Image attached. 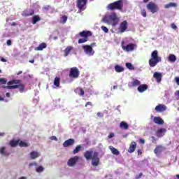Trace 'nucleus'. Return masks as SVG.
<instances>
[{"instance_id": "obj_48", "label": "nucleus", "mask_w": 179, "mask_h": 179, "mask_svg": "<svg viewBox=\"0 0 179 179\" xmlns=\"http://www.w3.org/2000/svg\"><path fill=\"white\" fill-rule=\"evenodd\" d=\"M51 141H58V138L55 136H52L50 137Z\"/></svg>"}, {"instance_id": "obj_17", "label": "nucleus", "mask_w": 179, "mask_h": 179, "mask_svg": "<svg viewBox=\"0 0 179 179\" xmlns=\"http://www.w3.org/2000/svg\"><path fill=\"white\" fill-rule=\"evenodd\" d=\"M153 78L156 79V82L157 83H160V82H162V78H163V75L162 74V73L155 72L153 74Z\"/></svg>"}, {"instance_id": "obj_2", "label": "nucleus", "mask_w": 179, "mask_h": 179, "mask_svg": "<svg viewBox=\"0 0 179 179\" xmlns=\"http://www.w3.org/2000/svg\"><path fill=\"white\" fill-rule=\"evenodd\" d=\"M159 62H162V57H159V52L157 50H154L151 53V58L148 64L151 68H155Z\"/></svg>"}, {"instance_id": "obj_42", "label": "nucleus", "mask_w": 179, "mask_h": 179, "mask_svg": "<svg viewBox=\"0 0 179 179\" xmlns=\"http://www.w3.org/2000/svg\"><path fill=\"white\" fill-rule=\"evenodd\" d=\"M36 171L37 173H43V171H44V167L43 166H38L36 169Z\"/></svg>"}, {"instance_id": "obj_51", "label": "nucleus", "mask_w": 179, "mask_h": 179, "mask_svg": "<svg viewBox=\"0 0 179 179\" xmlns=\"http://www.w3.org/2000/svg\"><path fill=\"white\" fill-rule=\"evenodd\" d=\"M175 82L177 83V85L179 86V77L175 78Z\"/></svg>"}, {"instance_id": "obj_52", "label": "nucleus", "mask_w": 179, "mask_h": 179, "mask_svg": "<svg viewBox=\"0 0 179 179\" xmlns=\"http://www.w3.org/2000/svg\"><path fill=\"white\" fill-rule=\"evenodd\" d=\"M175 96H176L177 98H178V100H179V90H177V91L175 92Z\"/></svg>"}, {"instance_id": "obj_13", "label": "nucleus", "mask_w": 179, "mask_h": 179, "mask_svg": "<svg viewBox=\"0 0 179 179\" xmlns=\"http://www.w3.org/2000/svg\"><path fill=\"white\" fill-rule=\"evenodd\" d=\"M78 160H79V157L75 156L69 159L67 164L69 167H73L78 163Z\"/></svg>"}, {"instance_id": "obj_62", "label": "nucleus", "mask_w": 179, "mask_h": 179, "mask_svg": "<svg viewBox=\"0 0 179 179\" xmlns=\"http://www.w3.org/2000/svg\"><path fill=\"white\" fill-rule=\"evenodd\" d=\"M22 73H23V71H20L17 73V75H22Z\"/></svg>"}, {"instance_id": "obj_4", "label": "nucleus", "mask_w": 179, "mask_h": 179, "mask_svg": "<svg viewBox=\"0 0 179 179\" xmlns=\"http://www.w3.org/2000/svg\"><path fill=\"white\" fill-rule=\"evenodd\" d=\"M124 8V1L118 0L108 5V10H122Z\"/></svg>"}, {"instance_id": "obj_21", "label": "nucleus", "mask_w": 179, "mask_h": 179, "mask_svg": "<svg viewBox=\"0 0 179 179\" xmlns=\"http://www.w3.org/2000/svg\"><path fill=\"white\" fill-rule=\"evenodd\" d=\"M153 121L155 124H157L158 125H163L164 124V120L160 117H154Z\"/></svg>"}, {"instance_id": "obj_59", "label": "nucleus", "mask_w": 179, "mask_h": 179, "mask_svg": "<svg viewBox=\"0 0 179 179\" xmlns=\"http://www.w3.org/2000/svg\"><path fill=\"white\" fill-rule=\"evenodd\" d=\"M142 176H143V173H139V175L137 177V178H141L142 177Z\"/></svg>"}, {"instance_id": "obj_25", "label": "nucleus", "mask_w": 179, "mask_h": 179, "mask_svg": "<svg viewBox=\"0 0 179 179\" xmlns=\"http://www.w3.org/2000/svg\"><path fill=\"white\" fill-rule=\"evenodd\" d=\"M44 48H47V43H42L35 48L36 51H43Z\"/></svg>"}, {"instance_id": "obj_33", "label": "nucleus", "mask_w": 179, "mask_h": 179, "mask_svg": "<svg viewBox=\"0 0 179 179\" xmlns=\"http://www.w3.org/2000/svg\"><path fill=\"white\" fill-rule=\"evenodd\" d=\"M109 149L112 152L113 155H115L116 156H118V155H120V151H118V150H117L115 148L110 145Z\"/></svg>"}, {"instance_id": "obj_1", "label": "nucleus", "mask_w": 179, "mask_h": 179, "mask_svg": "<svg viewBox=\"0 0 179 179\" xmlns=\"http://www.w3.org/2000/svg\"><path fill=\"white\" fill-rule=\"evenodd\" d=\"M8 85H2L3 89H19L20 93L24 92V85L22 84V80H12L7 83Z\"/></svg>"}, {"instance_id": "obj_31", "label": "nucleus", "mask_w": 179, "mask_h": 179, "mask_svg": "<svg viewBox=\"0 0 179 179\" xmlns=\"http://www.w3.org/2000/svg\"><path fill=\"white\" fill-rule=\"evenodd\" d=\"M168 61L169 62H176L177 61V57H176V55L170 54L168 57Z\"/></svg>"}, {"instance_id": "obj_36", "label": "nucleus", "mask_w": 179, "mask_h": 179, "mask_svg": "<svg viewBox=\"0 0 179 179\" xmlns=\"http://www.w3.org/2000/svg\"><path fill=\"white\" fill-rule=\"evenodd\" d=\"M60 80L61 78L59 77H56L54 80V85L56 86V87H59L60 85Z\"/></svg>"}, {"instance_id": "obj_45", "label": "nucleus", "mask_w": 179, "mask_h": 179, "mask_svg": "<svg viewBox=\"0 0 179 179\" xmlns=\"http://www.w3.org/2000/svg\"><path fill=\"white\" fill-rule=\"evenodd\" d=\"M101 30H103V31H104L105 33H108V28L104 26H102L101 27Z\"/></svg>"}, {"instance_id": "obj_64", "label": "nucleus", "mask_w": 179, "mask_h": 179, "mask_svg": "<svg viewBox=\"0 0 179 179\" xmlns=\"http://www.w3.org/2000/svg\"><path fill=\"white\" fill-rule=\"evenodd\" d=\"M19 179H27V178L24 176H22V177L20 178Z\"/></svg>"}, {"instance_id": "obj_6", "label": "nucleus", "mask_w": 179, "mask_h": 179, "mask_svg": "<svg viewBox=\"0 0 179 179\" xmlns=\"http://www.w3.org/2000/svg\"><path fill=\"white\" fill-rule=\"evenodd\" d=\"M80 37H83V38H80L78 40V44H82L83 43H86L89 40V37H92V34L90 31H83L79 33Z\"/></svg>"}, {"instance_id": "obj_53", "label": "nucleus", "mask_w": 179, "mask_h": 179, "mask_svg": "<svg viewBox=\"0 0 179 179\" xmlns=\"http://www.w3.org/2000/svg\"><path fill=\"white\" fill-rule=\"evenodd\" d=\"M139 142H140V143H142V145H145V139L140 138Z\"/></svg>"}, {"instance_id": "obj_58", "label": "nucleus", "mask_w": 179, "mask_h": 179, "mask_svg": "<svg viewBox=\"0 0 179 179\" xmlns=\"http://www.w3.org/2000/svg\"><path fill=\"white\" fill-rule=\"evenodd\" d=\"M138 155H142V150H138Z\"/></svg>"}, {"instance_id": "obj_10", "label": "nucleus", "mask_w": 179, "mask_h": 179, "mask_svg": "<svg viewBox=\"0 0 179 179\" xmlns=\"http://www.w3.org/2000/svg\"><path fill=\"white\" fill-rule=\"evenodd\" d=\"M93 45H94V43H92L91 45H85L83 46L85 52L88 55H93V54H94V52L93 51Z\"/></svg>"}, {"instance_id": "obj_22", "label": "nucleus", "mask_w": 179, "mask_h": 179, "mask_svg": "<svg viewBox=\"0 0 179 179\" xmlns=\"http://www.w3.org/2000/svg\"><path fill=\"white\" fill-rule=\"evenodd\" d=\"M166 129H159L157 131V136L158 138H162V136H164V134H166Z\"/></svg>"}, {"instance_id": "obj_61", "label": "nucleus", "mask_w": 179, "mask_h": 179, "mask_svg": "<svg viewBox=\"0 0 179 179\" xmlns=\"http://www.w3.org/2000/svg\"><path fill=\"white\" fill-rule=\"evenodd\" d=\"M6 97H10V93L7 92V93L6 94Z\"/></svg>"}, {"instance_id": "obj_39", "label": "nucleus", "mask_w": 179, "mask_h": 179, "mask_svg": "<svg viewBox=\"0 0 179 179\" xmlns=\"http://www.w3.org/2000/svg\"><path fill=\"white\" fill-rule=\"evenodd\" d=\"M18 145L19 146H20V148H27V146H29V145H27V143L24 141H21L20 140Z\"/></svg>"}, {"instance_id": "obj_38", "label": "nucleus", "mask_w": 179, "mask_h": 179, "mask_svg": "<svg viewBox=\"0 0 179 179\" xmlns=\"http://www.w3.org/2000/svg\"><path fill=\"white\" fill-rule=\"evenodd\" d=\"M80 149H82V145H77L73 151V155H76V153H79V151L80 150Z\"/></svg>"}, {"instance_id": "obj_63", "label": "nucleus", "mask_w": 179, "mask_h": 179, "mask_svg": "<svg viewBox=\"0 0 179 179\" xmlns=\"http://www.w3.org/2000/svg\"><path fill=\"white\" fill-rule=\"evenodd\" d=\"M115 89H118V86L117 85L113 86V90H115Z\"/></svg>"}, {"instance_id": "obj_12", "label": "nucleus", "mask_w": 179, "mask_h": 179, "mask_svg": "<svg viewBox=\"0 0 179 179\" xmlns=\"http://www.w3.org/2000/svg\"><path fill=\"white\" fill-rule=\"evenodd\" d=\"M87 4V0H77V8L79 10H83Z\"/></svg>"}, {"instance_id": "obj_14", "label": "nucleus", "mask_w": 179, "mask_h": 179, "mask_svg": "<svg viewBox=\"0 0 179 179\" xmlns=\"http://www.w3.org/2000/svg\"><path fill=\"white\" fill-rule=\"evenodd\" d=\"M33 15H34V10L33 9H26L22 13V16H23L24 17L33 16Z\"/></svg>"}, {"instance_id": "obj_9", "label": "nucleus", "mask_w": 179, "mask_h": 179, "mask_svg": "<svg viewBox=\"0 0 179 179\" xmlns=\"http://www.w3.org/2000/svg\"><path fill=\"white\" fill-rule=\"evenodd\" d=\"M92 160V166L94 167H97L100 164V158L99 157L98 152H94Z\"/></svg>"}, {"instance_id": "obj_8", "label": "nucleus", "mask_w": 179, "mask_h": 179, "mask_svg": "<svg viewBox=\"0 0 179 179\" xmlns=\"http://www.w3.org/2000/svg\"><path fill=\"white\" fill-rule=\"evenodd\" d=\"M79 69L78 67H72L70 69V73H69V77L73 78V79H78L79 78Z\"/></svg>"}, {"instance_id": "obj_28", "label": "nucleus", "mask_w": 179, "mask_h": 179, "mask_svg": "<svg viewBox=\"0 0 179 179\" xmlns=\"http://www.w3.org/2000/svg\"><path fill=\"white\" fill-rule=\"evenodd\" d=\"M19 142H20V140H11L9 142V145L11 148H16L19 145Z\"/></svg>"}, {"instance_id": "obj_60", "label": "nucleus", "mask_w": 179, "mask_h": 179, "mask_svg": "<svg viewBox=\"0 0 179 179\" xmlns=\"http://www.w3.org/2000/svg\"><path fill=\"white\" fill-rule=\"evenodd\" d=\"M44 9H45L46 10H48V9H50V6H45Z\"/></svg>"}, {"instance_id": "obj_32", "label": "nucleus", "mask_w": 179, "mask_h": 179, "mask_svg": "<svg viewBox=\"0 0 179 179\" xmlns=\"http://www.w3.org/2000/svg\"><path fill=\"white\" fill-rule=\"evenodd\" d=\"M76 93H78L79 96H81L82 97L85 96V90H83V88L81 87L76 88Z\"/></svg>"}, {"instance_id": "obj_56", "label": "nucleus", "mask_w": 179, "mask_h": 179, "mask_svg": "<svg viewBox=\"0 0 179 179\" xmlns=\"http://www.w3.org/2000/svg\"><path fill=\"white\" fill-rule=\"evenodd\" d=\"M7 45H12V41L8 40L7 41Z\"/></svg>"}, {"instance_id": "obj_19", "label": "nucleus", "mask_w": 179, "mask_h": 179, "mask_svg": "<svg viewBox=\"0 0 179 179\" xmlns=\"http://www.w3.org/2000/svg\"><path fill=\"white\" fill-rule=\"evenodd\" d=\"M93 150L86 151L84 153V157H85L86 160H91L93 158Z\"/></svg>"}, {"instance_id": "obj_37", "label": "nucleus", "mask_w": 179, "mask_h": 179, "mask_svg": "<svg viewBox=\"0 0 179 179\" xmlns=\"http://www.w3.org/2000/svg\"><path fill=\"white\" fill-rule=\"evenodd\" d=\"M177 6V3H169L168 4H166L164 6V8H166V9H169V8H176Z\"/></svg>"}, {"instance_id": "obj_27", "label": "nucleus", "mask_w": 179, "mask_h": 179, "mask_svg": "<svg viewBox=\"0 0 179 179\" xmlns=\"http://www.w3.org/2000/svg\"><path fill=\"white\" fill-rule=\"evenodd\" d=\"M120 128H121V129L127 130V129H128L129 128V125L126 122L122 121L120 124Z\"/></svg>"}, {"instance_id": "obj_11", "label": "nucleus", "mask_w": 179, "mask_h": 179, "mask_svg": "<svg viewBox=\"0 0 179 179\" xmlns=\"http://www.w3.org/2000/svg\"><path fill=\"white\" fill-rule=\"evenodd\" d=\"M127 29H128V22L127 20H124L120 24L119 31L120 33H125V31H127Z\"/></svg>"}, {"instance_id": "obj_18", "label": "nucleus", "mask_w": 179, "mask_h": 179, "mask_svg": "<svg viewBox=\"0 0 179 179\" xmlns=\"http://www.w3.org/2000/svg\"><path fill=\"white\" fill-rule=\"evenodd\" d=\"M75 143V139L73 138H69V140H66L64 142L63 146L64 148H68L69 146H72Z\"/></svg>"}, {"instance_id": "obj_40", "label": "nucleus", "mask_w": 179, "mask_h": 179, "mask_svg": "<svg viewBox=\"0 0 179 179\" xmlns=\"http://www.w3.org/2000/svg\"><path fill=\"white\" fill-rule=\"evenodd\" d=\"M126 66L128 69H130V71H134V69H135V67H134L131 63H126Z\"/></svg>"}, {"instance_id": "obj_47", "label": "nucleus", "mask_w": 179, "mask_h": 179, "mask_svg": "<svg viewBox=\"0 0 179 179\" xmlns=\"http://www.w3.org/2000/svg\"><path fill=\"white\" fill-rule=\"evenodd\" d=\"M108 139H111V138H114V133H110L108 136Z\"/></svg>"}, {"instance_id": "obj_44", "label": "nucleus", "mask_w": 179, "mask_h": 179, "mask_svg": "<svg viewBox=\"0 0 179 179\" xmlns=\"http://www.w3.org/2000/svg\"><path fill=\"white\" fill-rule=\"evenodd\" d=\"M6 80L5 78H0V85H6Z\"/></svg>"}, {"instance_id": "obj_46", "label": "nucleus", "mask_w": 179, "mask_h": 179, "mask_svg": "<svg viewBox=\"0 0 179 179\" xmlns=\"http://www.w3.org/2000/svg\"><path fill=\"white\" fill-rule=\"evenodd\" d=\"M96 115H97V117H99L100 118H103V117H104V114H103V113H101V112H98Z\"/></svg>"}, {"instance_id": "obj_50", "label": "nucleus", "mask_w": 179, "mask_h": 179, "mask_svg": "<svg viewBox=\"0 0 179 179\" xmlns=\"http://www.w3.org/2000/svg\"><path fill=\"white\" fill-rule=\"evenodd\" d=\"M151 139H152V143H156L157 139H156V138L155 136H152Z\"/></svg>"}, {"instance_id": "obj_35", "label": "nucleus", "mask_w": 179, "mask_h": 179, "mask_svg": "<svg viewBox=\"0 0 179 179\" xmlns=\"http://www.w3.org/2000/svg\"><path fill=\"white\" fill-rule=\"evenodd\" d=\"M115 72H117L118 73H120L121 72H124V67H122L120 65H116L115 66Z\"/></svg>"}, {"instance_id": "obj_29", "label": "nucleus", "mask_w": 179, "mask_h": 179, "mask_svg": "<svg viewBox=\"0 0 179 179\" xmlns=\"http://www.w3.org/2000/svg\"><path fill=\"white\" fill-rule=\"evenodd\" d=\"M138 90L140 93H143L145 90H148V85H141L138 87Z\"/></svg>"}, {"instance_id": "obj_23", "label": "nucleus", "mask_w": 179, "mask_h": 179, "mask_svg": "<svg viewBox=\"0 0 179 179\" xmlns=\"http://www.w3.org/2000/svg\"><path fill=\"white\" fill-rule=\"evenodd\" d=\"M135 149H136V143L132 142L128 150L129 153H134V152H135Z\"/></svg>"}, {"instance_id": "obj_41", "label": "nucleus", "mask_w": 179, "mask_h": 179, "mask_svg": "<svg viewBox=\"0 0 179 179\" xmlns=\"http://www.w3.org/2000/svg\"><path fill=\"white\" fill-rule=\"evenodd\" d=\"M61 20H62V23L65 24L66 23V20H68V16L66 15H63L61 17Z\"/></svg>"}, {"instance_id": "obj_49", "label": "nucleus", "mask_w": 179, "mask_h": 179, "mask_svg": "<svg viewBox=\"0 0 179 179\" xmlns=\"http://www.w3.org/2000/svg\"><path fill=\"white\" fill-rule=\"evenodd\" d=\"M171 27L172 29H173L174 30H176V29H177V26H176V24H174V23L171 24Z\"/></svg>"}, {"instance_id": "obj_7", "label": "nucleus", "mask_w": 179, "mask_h": 179, "mask_svg": "<svg viewBox=\"0 0 179 179\" xmlns=\"http://www.w3.org/2000/svg\"><path fill=\"white\" fill-rule=\"evenodd\" d=\"M146 8L148 10L151 12V13H157L159 12V6L156 4L155 3L150 1L146 5Z\"/></svg>"}, {"instance_id": "obj_30", "label": "nucleus", "mask_w": 179, "mask_h": 179, "mask_svg": "<svg viewBox=\"0 0 179 179\" xmlns=\"http://www.w3.org/2000/svg\"><path fill=\"white\" fill-rule=\"evenodd\" d=\"M40 157V154L38 152L32 151L30 153V157L32 160H34V159H37V157Z\"/></svg>"}, {"instance_id": "obj_3", "label": "nucleus", "mask_w": 179, "mask_h": 179, "mask_svg": "<svg viewBox=\"0 0 179 179\" xmlns=\"http://www.w3.org/2000/svg\"><path fill=\"white\" fill-rule=\"evenodd\" d=\"M105 22L111 24L113 27H115L118 23H120V18L117 16V13H113L110 15H108L106 18H104Z\"/></svg>"}, {"instance_id": "obj_57", "label": "nucleus", "mask_w": 179, "mask_h": 179, "mask_svg": "<svg viewBox=\"0 0 179 179\" xmlns=\"http://www.w3.org/2000/svg\"><path fill=\"white\" fill-rule=\"evenodd\" d=\"M31 166H37V163L34 162V163L29 164V166L31 167Z\"/></svg>"}, {"instance_id": "obj_15", "label": "nucleus", "mask_w": 179, "mask_h": 179, "mask_svg": "<svg viewBox=\"0 0 179 179\" xmlns=\"http://www.w3.org/2000/svg\"><path fill=\"white\" fill-rule=\"evenodd\" d=\"M167 110V106L163 104H159L155 107V111L157 113H163V111H166Z\"/></svg>"}, {"instance_id": "obj_26", "label": "nucleus", "mask_w": 179, "mask_h": 179, "mask_svg": "<svg viewBox=\"0 0 179 179\" xmlns=\"http://www.w3.org/2000/svg\"><path fill=\"white\" fill-rule=\"evenodd\" d=\"M0 153L1 155H2V156H6V157H8L9 156V155H10L9 152L6 151V148L5 147H1L0 148Z\"/></svg>"}, {"instance_id": "obj_24", "label": "nucleus", "mask_w": 179, "mask_h": 179, "mask_svg": "<svg viewBox=\"0 0 179 179\" xmlns=\"http://www.w3.org/2000/svg\"><path fill=\"white\" fill-rule=\"evenodd\" d=\"M72 50H73V47L72 46H68L66 48V49L64 50V57H68L71 54V51H72Z\"/></svg>"}, {"instance_id": "obj_16", "label": "nucleus", "mask_w": 179, "mask_h": 179, "mask_svg": "<svg viewBox=\"0 0 179 179\" xmlns=\"http://www.w3.org/2000/svg\"><path fill=\"white\" fill-rule=\"evenodd\" d=\"M164 147L163 145H157L155 149L154 150V153L156 154L157 156H158L159 155H160V153H162V152H163L164 150Z\"/></svg>"}, {"instance_id": "obj_43", "label": "nucleus", "mask_w": 179, "mask_h": 179, "mask_svg": "<svg viewBox=\"0 0 179 179\" xmlns=\"http://www.w3.org/2000/svg\"><path fill=\"white\" fill-rule=\"evenodd\" d=\"M141 13L143 17H146V16H148V14L146 13V10L145 9L141 10Z\"/></svg>"}, {"instance_id": "obj_55", "label": "nucleus", "mask_w": 179, "mask_h": 179, "mask_svg": "<svg viewBox=\"0 0 179 179\" xmlns=\"http://www.w3.org/2000/svg\"><path fill=\"white\" fill-rule=\"evenodd\" d=\"M0 60L1 61V62H7L6 59H5L3 57H0Z\"/></svg>"}, {"instance_id": "obj_34", "label": "nucleus", "mask_w": 179, "mask_h": 179, "mask_svg": "<svg viewBox=\"0 0 179 179\" xmlns=\"http://www.w3.org/2000/svg\"><path fill=\"white\" fill-rule=\"evenodd\" d=\"M40 20H41V18L39 15H34L32 17V24H36V23H37V22H40Z\"/></svg>"}, {"instance_id": "obj_20", "label": "nucleus", "mask_w": 179, "mask_h": 179, "mask_svg": "<svg viewBox=\"0 0 179 179\" xmlns=\"http://www.w3.org/2000/svg\"><path fill=\"white\" fill-rule=\"evenodd\" d=\"M139 85H141V81L136 79L128 83L129 87H135L136 86H139Z\"/></svg>"}, {"instance_id": "obj_54", "label": "nucleus", "mask_w": 179, "mask_h": 179, "mask_svg": "<svg viewBox=\"0 0 179 179\" xmlns=\"http://www.w3.org/2000/svg\"><path fill=\"white\" fill-rule=\"evenodd\" d=\"M87 106H93V104L92 103V102L89 101L85 103V107H87Z\"/></svg>"}, {"instance_id": "obj_5", "label": "nucleus", "mask_w": 179, "mask_h": 179, "mask_svg": "<svg viewBox=\"0 0 179 179\" xmlns=\"http://www.w3.org/2000/svg\"><path fill=\"white\" fill-rule=\"evenodd\" d=\"M121 47L123 51H126V52H132V51H135V50L138 48V45L135 43L127 44L125 41H122L121 42Z\"/></svg>"}]
</instances>
